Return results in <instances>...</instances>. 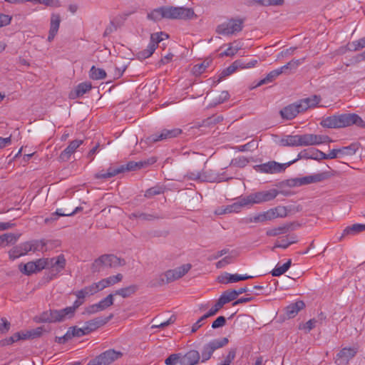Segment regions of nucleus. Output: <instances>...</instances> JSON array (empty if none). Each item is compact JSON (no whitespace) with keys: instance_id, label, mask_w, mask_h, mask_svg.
<instances>
[{"instance_id":"f257e3e1","label":"nucleus","mask_w":365,"mask_h":365,"mask_svg":"<svg viewBox=\"0 0 365 365\" xmlns=\"http://www.w3.org/2000/svg\"><path fill=\"white\" fill-rule=\"evenodd\" d=\"M125 264L124 259L113 255H103L93 262L91 269L93 272H100L105 269L123 266Z\"/></svg>"},{"instance_id":"f03ea898","label":"nucleus","mask_w":365,"mask_h":365,"mask_svg":"<svg viewBox=\"0 0 365 365\" xmlns=\"http://www.w3.org/2000/svg\"><path fill=\"white\" fill-rule=\"evenodd\" d=\"M190 264H185L173 269H169L158 277V282L153 283L152 286L161 285L165 283H170L175 281L185 275L191 269Z\"/></svg>"},{"instance_id":"7ed1b4c3","label":"nucleus","mask_w":365,"mask_h":365,"mask_svg":"<svg viewBox=\"0 0 365 365\" xmlns=\"http://www.w3.org/2000/svg\"><path fill=\"white\" fill-rule=\"evenodd\" d=\"M164 19H192L196 18L192 9L175 6H163Z\"/></svg>"},{"instance_id":"20e7f679","label":"nucleus","mask_w":365,"mask_h":365,"mask_svg":"<svg viewBox=\"0 0 365 365\" xmlns=\"http://www.w3.org/2000/svg\"><path fill=\"white\" fill-rule=\"evenodd\" d=\"M67 319L62 309H49L36 316L34 320L37 323H56L63 322Z\"/></svg>"},{"instance_id":"39448f33","label":"nucleus","mask_w":365,"mask_h":365,"mask_svg":"<svg viewBox=\"0 0 365 365\" xmlns=\"http://www.w3.org/2000/svg\"><path fill=\"white\" fill-rule=\"evenodd\" d=\"M122 356L123 354L120 351L108 349L91 360L88 365H110Z\"/></svg>"},{"instance_id":"423d86ee","label":"nucleus","mask_w":365,"mask_h":365,"mask_svg":"<svg viewBox=\"0 0 365 365\" xmlns=\"http://www.w3.org/2000/svg\"><path fill=\"white\" fill-rule=\"evenodd\" d=\"M297 160H294L287 163H279L276 161H269L265 163L257 165L255 167L257 172L267 173V174H275L284 172L287 168L290 165L295 163Z\"/></svg>"},{"instance_id":"0eeeda50","label":"nucleus","mask_w":365,"mask_h":365,"mask_svg":"<svg viewBox=\"0 0 365 365\" xmlns=\"http://www.w3.org/2000/svg\"><path fill=\"white\" fill-rule=\"evenodd\" d=\"M227 343V338L224 337L222 339H214L205 344L201 351V362L204 363L210 359L216 349L225 346Z\"/></svg>"},{"instance_id":"6e6552de","label":"nucleus","mask_w":365,"mask_h":365,"mask_svg":"<svg viewBox=\"0 0 365 365\" xmlns=\"http://www.w3.org/2000/svg\"><path fill=\"white\" fill-rule=\"evenodd\" d=\"M242 24L243 21L242 19H231L229 21L218 25L216 28V32L222 35H231L241 31Z\"/></svg>"},{"instance_id":"1a4fd4ad","label":"nucleus","mask_w":365,"mask_h":365,"mask_svg":"<svg viewBox=\"0 0 365 365\" xmlns=\"http://www.w3.org/2000/svg\"><path fill=\"white\" fill-rule=\"evenodd\" d=\"M298 137L299 146L316 145L331 141L329 136L324 135L308 133L298 135Z\"/></svg>"},{"instance_id":"9d476101","label":"nucleus","mask_w":365,"mask_h":365,"mask_svg":"<svg viewBox=\"0 0 365 365\" xmlns=\"http://www.w3.org/2000/svg\"><path fill=\"white\" fill-rule=\"evenodd\" d=\"M338 120L339 128L347 127L352 125H356L361 128H365V122L359 115L355 113H344L338 115Z\"/></svg>"},{"instance_id":"9b49d317","label":"nucleus","mask_w":365,"mask_h":365,"mask_svg":"<svg viewBox=\"0 0 365 365\" xmlns=\"http://www.w3.org/2000/svg\"><path fill=\"white\" fill-rule=\"evenodd\" d=\"M357 353L358 348L356 346L344 347L336 354L335 362L337 365H346Z\"/></svg>"},{"instance_id":"f8f14e48","label":"nucleus","mask_w":365,"mask_h":365,"mask_svg":"<svg viewBox=\"0 0 365 365\" xmlns=\"http://www.w3.org/2000/svg\"><path fill=\"white\" fill-rule=\"evenodd\" d=\"M44 269V260L41 258L36 261H31L26 264L21 263L19 265V269L21 273L26 276H30L34 273L38 272Z\"/></svg>"},{"instance_id":"ddd939ff","label":"nucleus","mask_w":365,"mask_h":365,"mask_svg":"<svg viewBox=\"0 0 365 365\" xmlns=\"http://www.w3.org/2000/svg\"><path fill=\"white\" fill-rule=\"evenodd\" d=\"M182 130L180 128L163 129L160 133H154L148 138L150 143H156L158 141L175 138L181 134Z\"/></svg>"},{"instance_id":"4468645a","label":"nucleus","mask_w":365,"mask_h":365,"mask_svg":"<svg viewBox=\"0 0 365 365\" xmlns=\"http://www.w3.org/2000/svg\"><path fill=\"white\" fill-rule=\"evenodd\" d=\"M304 105H301L299 101L292 103L284 107L279 111V114L283 119L292 120L299 113L304 112Z\"/></svg>"},{"instance_id":"2eb2a0df","label":"nucleus","mask_w":365,"mask_h":365,"mask_svg":"<svg viewBox=\"0 0 365 365\" xmlns=\"http://www.w3.org/2000/svg\"><path fill=\"white\" fill-rule=\"evenodd\" d=\"M324 173H318L314 175H308L300 178L289 180V186H301L314 182H321L325 179Z\"/></svg>"},{"instance_id":"dca6fc26","label":"nucleus","mask_w":365,"mask_h":365,"mask_svg":"<svg viewBox=\"0 0 365 365\" xmlns=\"http://www.w3.org/2000/svg\"><path fill=\"white\" fill-rule=\"evenodd\" d=\"M44 260V269L51 268L56 272H61L66 265V259L63 255L53 258H41Z\"/></svg>"},{"instance_id":"f3484780","label":"nucleus","mask_w":365,"mask_h":365,"mask_svg":"<svg viewBox=\"0 0 365 365\" xmlns=\"http://www.w3.org/2000/svg\"><path fill=\"white\" fill-rule=\"evenodd\" d=\"M358 146L355 143H352L349 146L342 147L339 149H333L329 152V158L334 159L344 155H353L356 153Z\"/></svg>"},{"instance_id":"a211bd4d","label":"nucleus","mask_w":365,"mask_h":365,"mask_svg":"<svg viewBox=\"0 0 365 365\" xmlns=\"http://www.w3.org/2000/svg\"><path fill=\"white\" fill-rule=\"evenodd\" d=\"M83 143L82 140H74L70 142L69 145L61 153L59 160L62 162L68 161L71 155Z\"/></svg>"},{"instance_id":"6ab92c4d","label":"nucleus","mask_w":365,"mask_h":365,"mask_svg":"<svg viewBox=\"0 0 365 365\" xmlns=\"http://www.w3.org/2000/svg\"><path fill=\"white\" fill-rule=\"evenodd\" d=\"M113 318V314H110L108 317H98L93 319L89 320L85 323L86 330L88 333L96 330L101 326L106 324Z\"/></svg>"},{"instance_id":"aec40b11","label":"nucleus","mask_w":365,"mask_h":365,"mask_svg":"<svg viewBox=\"0 0 365 365\" xmlns=\"http://www.w3.org/2000/svg\"><path fill=\"white\" fill-rule=\"evenodd\" d=\"M200 360V356L197 351L190 350L180 358V365H196Z\"/></svg>"},{"instance_id":"412c9836","label":"nucleus","mask_w":365,"mask_h":365,"mask_svg":"<svg viewBox=\"0 0 365 365\" xmlns=\"http://www.w3.org/2000/svg\"><path fill=\"white\" fill-rule=\"evenodd\" d=\"M30 249L31 247H28V243L26 242L21 243L19 245L14 247L9 252V259L14 260L21 256H24L30 252Z\"/></svg>"},{"instance_id":"4be33fe9","label":"nucleus","mask_w":365,"mask_h":365,"mask_svg":"<svg viewBox=\"0 0 365 365\" xmlns=\"http://www.w3.org/2000/svg\"><path fill=\"white\" fill-rule=\"evenodd\" d=\"M121 173H123V167L120 165L110 166L107 171L101 170L95 175L97 179H108Z\"/></svg>"},{"instance_id":"5701e85b","label":"nucleus","mask_w":365,"mask_h":365,"mask_svg":"<svg viewBox=\"0 0 365 365\" xmlns=\"http://www.w3.org/2000/svg\"><path fill=\"white\" fill-rule=\"evenodd\" d=\"M61 23V16L58 14H52L50 21V30L48 41H52L58 33Z\"/></svg>"},{"instance_id":"b1692460","label":"nucleus","mask_w":365,"mask_h":365,"mask_svg":"<svg viewBox=\"0 0 365 365\" xmlns=\"http://www.w3.org/2000/svg\"><path fill=\"white\" fill-rule=\"evenodd\" d=\"M130 219H139L140 220L145 221H153L155 220L163 219L164 216L163 215L158 214L157 212L152 213H145L140 211H137L131 213L129 215Z\"/></svg>"},{"instance_id":"393cba45","label":"nucleus","mask_w":365,"mask_h":365,"mask_svg":"<svg viewBox=\"0 0 365 365\" xmlns=\"http://www.w3.org/2000/svg\"><path fill=\"white\" fill-rule=\"evenodd\" d=\"M128 14H122L119 15L118 16H116L114 18L112 21H110V24L106 28L103 36H108L110 34L113 33L115 31L117 30V29L120 26L121 22L125 21L127 18Z\"/></svg>"},{"instance_id":"a878e982","label":"nucleus","mask_w":365,"mask_h":365,"mask_svg":"<svg viewBox=\"0 0 365 365\" xmlns=\"http://www.w3.org/2000/svg\"><path fill=\"white\" fill-rule=\"evenodd\" d=\"M251 278H252V277L247 274L240 275L238 274L225 273V275L221 277V279H220V282L223 284H229L237 282L241 280H246Z\"/></svg>"},{"instance_id":"bb28decb","label":"nucleus","mask_w":365,"mask_h":365,"mask_svg":"<svg viewBox=\"0 0 365 365\" xmlns=\"http://www.w3.org/2000/svg\"><path fill=\"white\" fill-rule=\"evenodd\" d=\"M92 88V85L89 82H83L79 83L76 89L73 91H71L70 93V98H76L81 97L83 96L85 93H86L88 91H89Z\"/></svg>"},{"instance_id":"cd10ccee","label":"nucleus","mask_w":365,"mask_h":365,"mask_svg":"<svg viewBox=\"0 0 365 365\" xmlns=\"http://www.w3.org/2000/svg\"><path fill=\"white\" fill-rule=\"evenodd\" d=\"M279 145L282 147H298L299 137L298 135H287L282 138L279 141Z\"/></svg>"},{"instance_id":"c85d7f7f","label":"nucleus","mask_w":365,"mask_h":365,"mask_svg":"<svg viewBox=\"0 0 365 365\" xmlns=\"http://www.w3.org/2000/svg\"><path fill=\"white\" fill-rule=\"evenodd\" d=\"M305 304L302 301H297L295 303L291 304L286 308V314L289 318L294 317L298 312L304 309Z\"/></svg>"},{"instance_id":"c756f323","label":"nucleus","mask_w":365,"mask_h":365,"mask_svg":"<svg viewBox=\"0 0 365 365\" xmlns=\"http://www.w3.org/2000/svg\"><path fill=\"white\" fill-rule=\"evenodd\" d=\"M223 180L224 178L222 175L215 174L212 170L201 172V182H215Z\"/></svg>"},{"instance_id":"7c9ffc66","label":"nucleus","mask_w":365,"mask_h":365,"mask_svg":"<svg viewBox=\"0 0 365 365\" xmlns=\"http://www.w3.org/2000/svg\"><path fill=\"white\" fill-rule=\"evenodd\" d=\"M223 120L222 115H212L207 119L203 120L201 123H197L193 128H207L211 125H214Z\"/></svg>"},{"instance_id":"2f4dec72","label":"nucleus","mask_w":365,"mask_h":365,"mask_svg":"<svg viewBox=\"0 0 365 365\" xmlns=\"http://www.w3.org/2000/svg\"><path fill=\"white\" fill-rule=\"evenodd\" d=\"M301 105H304L303 110L305 111L309 108L317 106L321 101L319 96L314 95L311 97L303 98L299 101Z\"/></svg>"},{"instance_id":"473e14b6","label":"nucleus","mask_w":365,"mask_h":365,"mask_svg":"<svg viewBox=\"0 0 365 365\" xmlns=\"http://www.w3.org/2000/svg\"><path fill=\"white\" fill-rule=\"evenodd\" d=\"M363 231H365V224H354L344 230L340 240L344 236L354 235Z\"/></svg>"},{"instance_id":"72a5a7b5","label":"nucleus","mask_w":365,"mask_h":365,"mask_svg":"<svg viewBox=\"0 0 365 365\" xmlns=\"http://www.w3.org/2000/svg\"><path fill=\"white\" fill-rule=\"evenodd\" d=\"M138 289V287L137 285L131 284L128 287H123L116 290L113 294L120 295L123 298H127L134 294Z\"/></svg>"},{"instance_id":"f704fd0d","label":"nucleus","mask_w":365,"mask_h":365,"mask_svg":"<svg viewBox=\"0 0 365 365\" xmlns=\"http://www.w3.org/2000/svg\"><path fill=\"white\" fill-rule=\"evenodd\" d=\"M304 60H305V58H302L300 59H292L289 62H288L287 64H285L284 66L280 67V68L282 69L283 73L289 74L290 73L289 71H288L289 70V71L296 70L299 66H300L301 64H302L304 63Z\"/></svg>"},{"instance_id":"c9c22d12","label":"nucleus","mask_w":365,"mask_h":365,"mask_svg":"<svg viewBox=\"0 0 365 365\" xmlns=\"http://www.w3.org/2000/svg\"><path fill=\"white\" fill-rule=\"evenodd\" d=\"M19 235L13 233H5L0 236V246L6 247L10 244L13 245L18 240Z\"/></svg>"},{"instance_id":"e433bc0d","label":"nucleus","mask_w":365,"mask_h":365,"mask_svg":"<svg viewBox=\"0 0 365 365\" xmlns=\"http://www.w3.org/2000/svg\"><path fill=\"white\" fill-rule=\"evenodd\" d=\"M83 303L84 300L77 298L72 306L63 309V312H64V314H66L67 319L72 318L74 316L76 309Z\"/></svg>"},{"instance_id":"4c0bfd02","label":"nucleus","mask_w":365,"mask_h":365,"mask_svg":"<svg viewBox=\"0 0 365 365\" xmlns=\"http://www.w3.org/2000/svg\"><path fill=\"white\" fill-rule=\"evenodd\" d=\"M247 206V205H245L242 203V198L237 202H235L232 205H227L224 207L223 212H219V215L232 213V212H240L242 207Z\"/></svg>"},{"instance_id":"58836bf2","label":"nucleus","mask_w":365,"mask_h":365,"mask_svg":"<svg viewBox=\"0 0 365 365\" xmlns=\"http://www.w3.org/2000/svg\"><path fill=\"white\" fill-rule=\"evenodd\" d=\"M321 125L324 128H339V124L338 120V115H334L323 119L321 122Z\"/></svg>"},{"instance_id":"ea45409f","label":"nucleus","mask_w":365,"mask_h":365,"mask_svg":"<svg viewBox=\"0 0 365 365\" xmlns=\"http://www.w3.org/2000/svg\"><path fill=\"white\" fill-rule=\"evenodd\" d=\"M242 203L248 205H253L255 204H261V197L259 192L251 193L250 195L242 197Z\"/></svg>"},{"instance_id":"a19ab883","label":"nucleus","mask_w":365,"mask_h":365,"mask_svg":"<svg viewBox=\"0 0 365 365\" xmlns=\"http://www.w3.org/2000/svg\"><path fill=\"white\" fill-rule=\"evenodd\" d=\"M165 187L164 185H157L154 187H152L145 191L144 196L146 198H151L155 195H158L160 194H163L165 190Z\"/></svg>"},{"instance_id":"79ce46f5","label":"nucleus","mask_w":365,"mask_h":365,"mask_svg":"<svg viewBox=\"0 0 365 365\" xmlns=\"http://www.w3.org/2000/svg\"><path fill=\"white\" fill-rule=\"evenodd\" d=\"M279 193L276 189H270L269 190L260 191L259 195L261 201L263 202H269L274 200Z\"/></svg>"},{"instance_id":"37998d69","label":"nucleus","mask_w":365,"mask_h":365,"mask_svg":"<svg viewBox=\"0 0 365 365\" xmlns=\"http://www.w3.org/2000/svg\"><path fill=\"white\" fill-rule=\"evenodd\" d=\"M113 296L114 294H110L106 297L101 300L98 303L96 304L99 312L103 311L113 304Z\"/></svg>"},{"instance_id":"c03bdc74","label":"nucleus","mask_w":365,"mask_h":365,"mask_svg":"<svg viewBox=\"0 0 365 365\" xmlns=\"http://www.w3.org/2000/svg\"><path fill=\"white\" fill-rule=\"evenodd\" d=\"M291 225H284L267 231V236H277L282 234H286L290 230Z\"/></svg>"},{"instance_id":"a18cd8bd","label":"nucleus","mask_w":365,"mask_h":365,"mask_svg":"<svg viewBox=\"0 0 365 365\" xmlns=\"http://www.w3.org/2000/svg\"><path fill=\"white\" fill-rule=\"evenodd\" d=\"M28 247H31L30 252H43L46 242L43 240H31L26 242Z\"/></svg>"},{"instance_id":"49530a36","label":"nucleus","mask_w":365,"mask_h":365,"mask_svg":"<svg viewBox=\"0 0 365 365\" xmlns=\"http://www.w3.org/2000/svg\"><path fill=\"white\" fill-rule=\"evenodd\" d=\"M283 73L282 69L280 68H277V69H275V70H273L271 72H269L267 76L263 78L262 80H261L257 86H262L263 84H265V83H269V82H272L273 81L277 76H279L280 74Z\"/></svg>"},{"instance_id":"de8ad7c7","label":"nucleus","mask_w":365,"mask_h":365,"mask_svg":"<svg viewBox=\"0 0 365 365\" xmlns=\"http://www.w3.org/2000/svg\"><path fill=\"white\" fill-rule=\"evenodd\" d=\"M89 76L93 80H101L106 77V73L103 69L93 66L90 70Z\"/></svg>"},{"instance_id":"09e8293b","label":"nucleus","mask_w":365,"mask_h":365,"mask_svg":"<svg viewBox=\"0 0 365 365\" xmlns=\"http://www.w3.org/2000/svg\"><path fill=\"white\" fill-rule=\"evenodd\" d=\"M147 19L155 22L164 19L163 6L152 10L147 14Z\"/></svg>"},{"instance_id":"8fccbe9b","label":"nucleus","mask_w":365,"mask_h":365,"mask_svg":"<svg viewBox=\"0 0 365 365\" xmlns=\"http://www.w3.org/2000/svg\"><path fill=\"white\" fill-rule=\"evenodd\" d=\"M292 264L291 259H289L286 263L282 265H279V264L275 267V268L272 271V276L279 277L284 273H285L289 268L290 267Z\"/></svg>"},{"instance_id":"3c124183","label":"nucleus","mask_w":365,"mask_h":365,"mask_svg":"<svg viewBox=\"0 0 365 365\" xmlns=\"http://www.w3.org/2000/svg\"><path fill=\"white\" fill-rule=\"evenodd\" d=\"M237 298L235 289H228L224 292L220 297V299L224 304L229 303Z\"/></svg>"},{"instance_id":"603ef678","label":"nucleus","mask_w":365,"mask_h":365,"mask_svg":"<svg viewBox=\"0 0 365 365\" xmlns=\"http://www.w3.org/2000/svg\"><path fill=\"white\" fill-rule=\"evenodd\" d=\"M153 43H148L147 48L137 53V58L140 60H144L149 58L155 51Z\"/></svg>"},{"instance_id":"864d4df0","label":"nucleus","mask_w":365,"mask_h":365,"mask_svg":"<svg viewBox=\"0 0 365 365\" xmlns=\"http://www.w3.org/2000/svg\"><path fill=\"white\" fill-rule=\"evenodd\" d=\"M148 163L145 161H140V162H134L130 161L126 165H121L123 167V172L125 171H131L135 170L138 169H140L144 166V165H147Z\"/></svg>"},{"instance_id":"5fc2aeb1","label":"nucleus","mask_w":365,"mask_h":365,"mask_svg":"<svg viewBox=\"0 0 365 365\" xmlns=\"http://www.w3.org/2000/svg\"><path fill=\"white\" fill-rule=\"evenodd\" d=\"M286 239L287 240V242L286 243V245H282V243L277 242L272 250H274L275 247L287 249L289 245L297 243L298 242V237L294 234L287 235Z\"/></svg>"},{"instance_id":"6e6d98bb","label":"nucleus","mask_w":365,"mask_h":365,"mask_svg":"<svg viewBox=\"0 0 365 365\" xmlns=\"http://www.w3.org/2000/svg\"><path fill=\"white\" fill-rule=\"evenodd\" d=\"M68 332H70L71 339L73 337H81L86 334H88L87 330H86L85 326L83 328H78L77 327H72L68 329Z\"/></svg>"},{"instance_id":"4d7b16f0","label":"nucleus","mask_w":365,"mask_h":365,"mask_svg":"<svg viewBox=\"0 0 365 365\" xmlns=\"http://www.w3.org/2000/svg\"><path fill=\"white\" fill-rule=\"evenodd\" d=\"M315 148L305 149L301 151L296 159L297 161L299 159H315V153L314 152Z\"/></svg>"},{"instance_id":"13d9d810","label":"nucleus","mask_w":365,"mask_h":365,"mask_svg":"<svg viewBox=\"0 0 365 365\" xmlns=\"http://www.w3.org/2000/svg\"><path fill=\"white\" fill-rule=\"evenodd\" d=\"M317 323H319L318 319H311L306 323L299 324V329H304L306 333H308L317 326Z\"/></svg>"},{"instance_id":"bf43d9fd","label":"nucleus","mask_w":365,"mask_h":365,"mask_svg":"<svg viewBox=\"0 0 365 365\" xmlns=\"http://www.w3.org/2000/svg\"><path fill=\"white\" fill-rule=\"evenodd\" d=\"M240 64V62L238 61H234L230 66H228L227 68L224 69L221 74L220 78H224L225 76H230L234 72H235L238 69V66Z\"/></svg>"},{"instance_id":"052dcab7","label":"nucleus","mask_w":365,"mask_h":365,"mask_svg":"<svg viewBox=\"0 0 365 365\" xmlns=\"http://www.w3.org/2000/svg\"><path fill=\"white\" fill-rule=\"evenodd\" d=\"M163 36H165L166 38L168 37L167 34L163 32L151 34L150 41L149 43H153L155 45V48H156L158 47V44L163 40Z\"/></svg>"},{"instance_id":"680f3d73","label":"nucleus","mask_w":365,"mask_h":365,"mask_svg":"<svg viewBox=\"0 0 365 365\" xmlns=\"http://www.w3.org/2000/svg\"><path fill=\"white\" fill-rule=\"evenodd\" d=\"M223 306L224 304H222L221 300L218 299L215 304L210 309V311L204 314V318H208L215 315Z\"/></svg>"},{"instance_id":"e2e57ef3","label":"nucleus","mask_w":365,"mask_h":365,"mask_svg":"<svg viewBox=\"0 0 365 365\" xmlns=\"http://www.w3.org/2000/svg\"><path fill=\"white\" fill-rule=\"evenodd\" d=\"M284 0H255L256 3L264 6H280L284 4Z\"/></svg>"},{"instance_id":"0e129e2a","label":"nucleus","mask_w":365,"mask_h":365,"mask_svg":"<svg viewBox=\"0 0 365 365\" xmlns=\"http://www.w3.org/2000/svg\"><path fill=\"white\" fill-rule=\"evenodd\" d=\"M274 212L275 218L278 217H285L287 215V210L284 206H277L276 207L272 208Z\"/></svg>"},{"instance_id":"69168bd1","label":"nucleus","mask_w":365,"mask_h":365,"mask_svg":"<svg viewBox=\"0 0 365 365\" xmlns=\"http://www.w3.org/2000/svg\"><path fill=\"white\" fill-rule=\"evenodd\" d=\"M234 257L235 256L233 255H228L216 263V267L220 269L225 267L227 264L232 263L233 262Z\"/></svg>"},{"instance_id":"338daca9","label":"nucleus","mask_w":365,"mask_h":365,"mask_svg":"<svg viewBox=\"0 0 365 365\" xmlns=\"http://www.w3.org/2000/svg\"><path fill=\"white\" fill-rule=\"evenodd\" d=\"M19 341V336L15 333L11 336L6 338L0 341V345L2 346L12 344L13 343Z\"/></svg>"},{"instance_id":"774afa93","label":"nucleus","mask_w":365,"mask_h":365,"mask_svg":"<svg viewBox=\"0 0 365 365\" xmlns=\"http://www.w3.org/2000/svg\"><path fill=\"white\" fill-rule=\"evenodd\" d=\"M45 331H46V329H44L43 327H38L36 329L29 330V332L31 339H36V338L40 337L42 335L43 332Z\"/></svg>"}]
</instances>
